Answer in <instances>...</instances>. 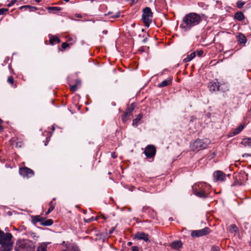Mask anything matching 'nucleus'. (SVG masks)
Listing matches in <instances>:
<instances>
[{"instance_id": "obj_37", "label": "nucleus", "mask_w": 251, "mask_h": 251, "mask_svg": "<svg viewBox=\"0 0 251 251\" xmlns=\"http://www.w3.org/2000/svg\"><path fill=\"white\" fill-rule=\"evenodd\" d=\"M120 12H117L115 14L112 15L111 17L113 18H116L120 16Z\"/></svg>"}, {"instance_id": "obj_38", "label": "nucleus", "mask_w": 251, "mask_h": 251, "mask_svg": "<svg viewBox=\"0 0 251 251\" xmlns=\"http://www.w3.org/2000/svg\"><path fill=\"white\" fill-rule=\"evenodd\" d=\"M203 53V51L202 50H198L197 52V55L199 56H201Z\"/></svg>"}, {"instance_id": "obj_46", "label": "nucleus", "mask_w": 251, "mask_h": 251, "mask_svg": "<svg viewBox=\"0 0 251 251\" xmlns=\"http://www.w3.org/2000/svg\"><path fill=\"white\" fill-rule=\"evenodd\" d=\"M132 3H137L138 1V0H131Z\"/></svg>"}, {"instance_id": "obj_3", "label": "nucleus", "mask_w": 251, "mask_h": 251, "mask_svg": "<svg viewBox=\"0 0 251 251\" xmlns=\"http://www.w3.org/2000/svg\"><path fill=\"white\" fill-rule=\"evenodd\" d=\"M209 144V141L207 139H197L191 143L190 147L192 151H198L205 149Z\"/></svg>"}, {"instance_id": "obj_41", "label": "nucleus", "mask_w": 251, "mask_h": 251, "mask_svg": "<svg viewBox=\"0 0 251 251\" xmlns=\"http://www.w3.org/2000/svg\"><path fill=\"white\" fill-rule=\"evenodd\" d=\"M75 16L77 18H81L82 17V16L81 14H75Z\"/></svg>"}, {"instance_id": "obj_35", "label": "nucleus", "mask_w": 251, "mask_h": 251, "mask_svg": "<svg viewBox=\"0 0 251 251\" xmlns=\"http://www.w3.org/2000/svg\"><path fill=\"white\" fill-rule=\"evenodd\" d=\"M210 251H221V250L219 247L213 246Z\"/></svg>"}, {"instance_id": "obj_12", "label": "nucleus", "mask_w": 251, "mask_h": 251, "mask_svg": "<svg viewBox=\"0 0 251 251\" xmlns=\"http://www.w3.org/2000/svg\"><path fill=\"white\" fill-rule=\"evenodd\" d=\"M182 243L179 240L174 241L170 244L171 247L175 250H179L182 247Z\"/></svg>"}, {"instance_id": "obj_2", "label": "nucleus", "mask_w": 251, "mask_h": 251, "mask_svg": "<svg viewBox=\"0 0 251 251\" xmlns=\"http://www.w3.org/2000/svg\"><path fill=\"white\" fill-rule=\"evenodd\" d=\"M12 235L10 233L0 232V245H1L4 251H8L11 249L12 245Z\"/></svg>"}, {"instance_id": "obj_24", "label": "nucleus", "mask_w": 251, "mask_h": 251, "mask_svg": "<svg viewBox=\"0 0 251 251\" xmlns=\"http://www.w3.org/2000/svg\"><path fill=\"white\" fill-rule=\"evenodd\" d=\"M32 222L35 224L37 222L41 223L42 222V218L39 215L32 216L31 217Z\"/></svg>"}, {"instance_id": "obj_27", "label": "nucleus", "mask_w": 251, "mask_h": 251, "mask_svg": "<svg viewBox=\"0 0 251 251\" xmlns=\"http://www.w3.org/2000/svg\"><path fill=\"white\" fill-rule=\"evenodd\" d=\"M7 82L14 88L16 87V85H14V79L11 76H8L7 78Z\"/></svg>"}, {"instance_id": "obj_48", "label": "nucleus", "mask_w": 251, "mask_h": 251, "mask_svg": "<svg viewBox=\"0 0 251 251\" xmlns=\"http://www.w3.org/2000/svg\"><path fill=\"white\" fill-rule=\"evenodd\" d=\"M36 2H39L41 1V0H35Z\"/></svg>"}, {"instance_id": "obj_8", "label": "nucleus", "mask_w": 251, "mask_h": 251, "mask_svg": "<svg viewBox=\"0 0 251 251\" xmlns=\"http://www.w3.org/2000/svg\"><path fill=\"white\" fill-rule=\"evenodd\" d=\"M146 156L148 158H152L156 153V149L152 145H148L144 151Z\"/></svg>"}, {"instance_id": "obj_18", "label": "nucleus", "mask_w": 251, "mask_h": 251, "mask_svg": "<svg viewBox=\"0 0 251 251\" xmlns=\"http://www.w3.org/2000/svg\"><path fill=\"white\" fill-rule=\"evenodd\" d=\"M244 125H241L240 126L237 127L231 133L232 135H235L239 134L244 129Z\"/></svg>"}, {"instance_id": "obj_26", "label": "nucleus", "mask_w": 251, "mask_h": 251, "mask_svg": "<svg viewBox=\"0 0 251 251\" xmlns=\"http://www.w3.org/2000/svg\"><path fill=\"white\" fill-rule=\"evenodd\" d=\"M130 115L125 112L124 115L122 116V120L123 123H126L129 119Z\"/></svg>"}, {"instance_id": "obj_17", "label": "nucleus", "mask_w": 251, "mask_h": 251, "mask_svg": "<svg viewBox=\"0 0 251 251\" xmlns=\"http://www.w3.org/2000/svg\"><path fill=\"white\" fill-rule=\"evenodd\" d=\"M47 9L50 12L53 11V14H56L61 10V8L60 7H48Z\"/></svg>"}, {"instance_id": "obj_32", "label": "nucleus", "mask_w": 251, "mask_h": 251, "mask_svg": "<svg viewBox=\"0 0 251 251\" xmlns=\"http://www.w3.org/2000/svg\"><path fill=\"white\" fill-rule=\"evenodd\" d=\"M50 207L46 213L47 215L49 214L50 212H51L54 208V206L51 205V202H50Z\"/></svg>"}, {"instance_id": "obj_13", "label": "nucleus", "mask_w": 251, "mask_h": 251, "mask_svg": "<svg viewBox=\"0 0 251 251\" xmlns=\"http://www.w3.org/2000/svg\"><path fill=\"white\" fill-rule=\"evenodd\" d=\"M137 238L139 240H143L146 242L149 241L148 235L144 232H138L136 235Z\"/></svg>"}, {"instance_id": "obj_54", "label": "nucleus", "mask_w": 251, "mask_h": 251, "mask_svg": "<svg viewBox=\"0 0 251 251\" xmlns=\"http://www.w3.org/2000/svg\"><path fill=\"white\" fill-rule=\"evenodd\" d=\"M103 32H104L105 33H107V31H103Z\"/></svg>"}, {"instance_id": "obj_55", "label": "nucleus", "mask_w": 251, "mask_h": 251, "mask_svg": "<svg viewBox=\"0 0 251 251\" xmlns=\"http://www.w3.org/2000/svg\"><path fill=\"white\" fill-rule=\"evenodd\" d=\"M128 244H129V245H130V244H131V242H129V243H128Z\"/></svg>"}, {"instance_id": "obj_23", "label": "nucleus", "mask_w": 251, "mask_h": 251, "mask_svg": "<svg viewBox=\"0 0 251 251\" xmlns=\"http://www.w3.org/2000/svg\"><path fill=\"white\" fill-rule=\"evenodd\" d=\"M228 229H229V231L231 233H237L238 231V228L234 224H232V225H230L228 227Z\"/></svg>"}, {"instance_id": "obj_34", "label": "nucleus", "mask_w": 251, "mask_h": 251, "mask_svg": "<svg viewBox=\"0 0 251 251\" xmlns=\"http://www.w3.org/2000/svg\"><path fill=\"white\" fill-rule=\"evenodd\" d=\"M23 145H24V144H23V141H19L17 142L16 146V147H18V148H21L23 147Z\"/></svg>"}, {"instance_id": "obj_21", "label": "nucleus", "mask_w": 251, "mask_h": 251, "mask_svg": "<svg viewBox=\"0 0 251 251\" xmlns=\"http://www.w3.org/2000/svg\"><path fill=\"white\" fill-rule=\"evenodd\" d=\"M142 118V115L141 114H139L137 116V118L133 120L132 126H137L139 122L141 120Z\"/></svg>"}, {"instance_id": "obj_4", "label": "nucleus", "mask_w": 251, "mask_h": 251, "mask_svg": "<svg viewBox=\"0 0 251 251\" xmlns=\"http://www.w3.org/2000/svg\"><path fill=\"white\" fill-rule=\"evenodd\" d=\"M206 184L205 183H199L195 184L192 187L195 195L201 198H206L207 194L205 192V188Z\"/></svg>"}, {"instance_id": "obj_39", "label": "nucleus", "mask_w": 251, "mask_h": 251, "mask_svg": "<svg viewBox=\"0 0 251 251\" xmlns=\"http://www.w3.org/2000/svg\"><path fill=\"white\" fill-rule=\"evenodd\" d=\"M132 251H139L138 248L136 246H133L132 247Z\"/></svg>"}, {"instance_id": "obj_22", "label": "nucleus", "mask_w": 251, "mask_h": 251, "mask_svg": "<svg viewBox=\"0 0 251 251\" xmlns=\"http://www.w3.org/2000/svg\"><path fill=\"white\" fill-rule=\"evenodd\" d=\"M60 42V39L57 36H52L50 39V44H54L55 43H58Z\"/></svg>"}, {"instance_id": "obj_14", "label": "nucleus", "mask_w": 251, "mask_h": 251, "mask_svg": "<svg viewBox=\"0 0 251 251\" xmlns=\"http://www.w3.org/2000/svg\"><path fill=\"white\" fill-rule=\"evenodd\" d=\"M172 78H169L167 79L164 80L161 83L158 84L159 87H163L170 85L172 83Z\"/></svg>"}, {"instance_id": "obj_36", "label": "nucleus", "mask_w": 251, "mask_h": 251, "mask_svg": "<svg viewBox=\"0 0 251 251\" xmlns=\"http://www.w3.org/2000/svg\"><path fill=\"white\" fill-rule=\"evenodd\" d=\"M61 47L62 49H66L69 47V44L66 42H64L62 44Z\"/></svg>"}, {"instance_id": "obj_53", "label": "nucleus", "mask_w": 251, "mask_h": 251, "mask_svg": "<svg viewBox=\"0 0 251 251\" xmlns=\"http://www.w3.org/2000/svg\"><path fill=\"white\" fill-rule=\"evenodd\" d=\"M66 2H68L69 1V0H64Z\"/></svg>"}, {"instance_id": "obj_47", "label": "nucleus", "mask_w": 251, "mask_h": 251, "mask_svg": "<svg viewBox=\"0 0 251 251\" xmlns=\"http://www.w3.org/2000/svg\"><path fill=\"white\" fill-rule=\"evenodd\" d=\"M147 40H148L147 37L143 39V42H144V43H146V42L147 41Z\"/></svg>"}, {"instance_id": "obj_44", "label": "nucleus", "mask_w": 251, "mask_h": 251, "mask_svg": "<svg viewBox=\"0 0 251 251\" xmlns=\"http://www.w3.org/2000/svg\"><path fill=\"white\" fill-rule=\"evenodd\" d=\"M1 123H2V121L1 120H0V130H2L3 129L2 126H1Z\"/></svg>"}, {"instance_id": "obj_45", "label": "nucleus", "mask_w": 251, "mask_h": 251, "mask_svg": "<svg viewBox=\"0 0 251 251\" xmlns=\"http://www.w3.org/2000/svg\"><path fill=\"white\" fill-rule=\"evenodd\" d=\"M111 156L113 158H115L117 157V155L115 154V153H112Z\"/></svg>"}, {"instance_id": "obj_20", "label": "nucleus", "mask_w": 251, "mask_h": 251, "mask_svg": "<svg viewBox=\"0 0 251 251\" xmlns=\"http://www.w3.org/2000/svg\"><path fill=\"white\" fill-rule=\"evenodd\" d=\"M234 17L236 19L240 21L243 20L245 18L244 14L241 12H238L235 13Z\"/></svg>"}, {"instance_id": "obj_43", "label": "nucleus", "mask_w": 251, "mask_h": 251, "mask_svg": "<svg viewBox=\"0 0 251 251\" xmlns=\"http://www.w3.org/2000/svg\"><path fill=\"white\" fill-rule=\"evenodd\" d=\"M84 221L86 223H89L90 222H91V219H84Z\"/></svg>"}, {"instance_id": "obj_19", "label": "nucleus", "mask_w": 251, "mask_h": 251, "mask_svg": "<svg viewBox=\"0 0 251 251\" xmlns=\"http://www.w3.org/2000/svg\"><path fill=\"white\" fill-rule=\"evenodd\" d=\"M196 56V53L195 52L191 53L190 55H188L186 58H184L183 61L184 63L188 62L192 60Z\"/></svg>"}, {"instance_id": "obj_52", "label": "nucleus", "mask_w": 251, "mask_h": 251, "mask_svg": "<svg viewBox=\"0 0 251 251\" xmlns=\"http://www.w3.org/2000/svg\"><path fill=\"white\" fill-rule=\"evenodd\" d=\"M13 4L12 3H9L8 4V6H10L12 5Z\"/></svg>"}, {"instance_id": "obj_51", "label": "nucleus", "mask_w": 251, "mask_h": 251, "mask_svg": "<svg viewBox=\"0 0 251 251\" xmlns=\"http://www.w3.org/2000/svg\"><path fill=\"white\" fill-rule=\"evenodd\" d=\"M16 2V0H13L12 1V3L13 4L14 3H15Z\"/></svg>"}, {"instance_id": "obj_33", "label": "nucleus", "mask_w": 251, "mask_h": 251, "mask_svg": "<svg viewBox=\"0 0 251 251\" xmlns=\"http://www.w3.org/2000/svg\"><path fill=\"white\" fill-rule=\"evenodd\" d=\"M8 11V9L7 8H0V15H2L5 14L7 11Z\"/></svg>"}, {"instance_id": "obj_42", "label": "nucleus", "mask_w": 251, "mask_h": 251, "mask_svg": "<svg viewBox=\"0 0 251 251\" xmlns=\"http://www.w3.org/2000/svg\"><path fill=\"white\" fill-rule=\"evenodd\" d=\"M115 230V227H113L111 230H109V234H111L113 233V231Z\"/></svg>"}, {"instance_id": "obj_49", "label": "nucleus", "mask_w": 251, "mask_h": 251, "mask_svg": "<svg viewBox=\"0 0 251 251\" xmlns=\"http://www.w3.org/2000/svg\"><path fill=\"white\" fill-rule=\"evenodd\" d=\"M51 129H52V131L54 130V126H52Z\"/></svg>"}, {"instance_id": "obj_10", "label": "nucleus", "mask_w": 251, "mask_h": 251, "mask_svg": "<svg viewBox=\"0 0 251 251\" xmlns=\"http://www.w3.org/2000/svg\"><path fill=\"white\" fill-rule=\"evenodd\" d=\"M208 87L209 88V90L213 92H215L216 91H218L219 90V85L218 82H210L208 83Z\"/></svg>"}, {"instance_id": "obj_15", "label": "nucleus", "mask_w": 251, "mask_h": 251, "mask_svg": "<svg viewBox=\"0 0 251 251\" xmlns=\"http://www.w3.org/2000/svg\"><path fill=\"white\" fill-rule=\"evenodd\" d=\"M136 106V105L134 103H131L129 106L127 107L125 112L131 116Z\"/></svg>"}, {"instance_id": "obj_5", "label": "nucleus", "mask_w": 251, "mask_h": 251, "mask_svg": "<svg viewBox=\"0 0 251 251\" xmlns=\"http://www.w3.org/2000/svg\"><path fill=\"white\" fill-rule=\"evenodd\" d=\"M152 13L150 8L147 7L143 9L142 14V20L145 25L149 27L151 23Z\"/></svg>"}, {"instance_id": "obj_31", "label": "nucleus", "mask_w": 251, "mask_h": 251, "mask_svg": "<svg viewBox=\"0 0 251 251\" xmlns=\"http://www.w3.org/2000/svg\"><path fill=\"white\" fill-rule=\"evenodd\" d=\"M244 143L249 146H251V138L245 139L244 140Z\"/></svg>"}, {"instance_id": "obj_29", "label": "nucleus", "mask_w": 251, "mask_h": 251, "mask_svg": "<svg viewBox=\"0 0 251 251\" xmlns=\"http://www.w3.org/2000/svg\"><path fill=\"white\" fill-rule=\"evenodd\" d=\"M245 4V2L242 1L241 0L238 1L236 3L237 6L239 8H241L244 6V5Z\"/></svg>"}, {"instance_id": "obj_16", "label": "nucleus", "mask_w": 251, "mask_h": 251, "mask_svg": "<svg viewBox=\"0 0 251 251\" xmlns=\"http://www.w3.org/2000/svg\"><path fill=\"white\" fill-rule=\"evenodd\" d=\"M81 84V81L79 79H76L75 81V84L73 85H70V89L73 91H75L77 90V87Z\"/></svg>"}, {"instance_id": "obj_28", "label": "nucleus", "mask_w": 251, "mask_h": 251, "mask_svg": "<svg viewBox=\"0 0 251 251\" xmlns=\"http://www.w3.org/2000/svg\"><path fill=\"white\" fill-rule=\"evenodd\" d=\"M23 8H25V9H31L30 11H32V9H34V10H37V8L36 7H33V6H30V5H24V6H22L21 7H20V9H23Z\"/></svg>"}, {"instance_id": "obj_1", "label": "nucleus", "mask_w": 251, "mask_h": 251, "mask_svg": "<svg viewBox=\"0 0 251 251\" xmlns=\"http://www.w3.org/2000/svg\"><path fill=\"white\" fill-rule=\"evenodd\" d=\"M201 16L195 13L186 14L182 19L180 28L184 31H188L199 25L201 21Z\"/></svg>"}, {"instance_id": "obj_11", "label": "nucleus", "mask_w": 251, "mask_h": 251, "mask_svg": "<svg viewBox=\"0 0 251 251\" xmlns=\"http://www.w3.org/2000/svg\"><path fill=\"white\" fill-rule=\"evenodd\" d=\"M237 40L240 45H245L247 41L246 37L241 33H239L237 35Z\"/></svg>"}, {"instance_id": "obj_7", "label": "nucleus", "mask_w": 251, "mask_h": 251, "mask_svg": "<svg viewBox=\"0 0 251 251\" xmlns=\"http://www.w3.org/2000/svg\"><path fill=\"white\" fill-rule=\"evenodd\" d=\"M19 174L24 177L29 178L32 176L34 173L30 168L25 167L19 169Z\"/></svg>"}, {"instance_id": "obj_56", "label": "nucleus", "mask_w": 251, "mask_h": 251, "mask_svg": "<svg viewBox=\"0 0 251 251\" xmlns=\"http://www.w3.org/2000/svg\"><path fill=\"white\" fill-rule=\"evenodd\" d=\"M2 231H0V232H1Z\"/></svg>"}, {"instance_id": "obj_25", "label": "nucleus", "mask_w": 251, "mask_h": 251, "mask_svg": "<svg viewBox=\"0 0 251 251\" xmlns=\"http://www.w3.org/2000/svg\"><path fill=\"white\" fill-rule=\"evenodd\" d=\"M41 225L44 226H50L53 224V221L51 219H48L43 221L40 223Z\"/></svg>"}, {"instance_id": "obj_9", "label": "nucleus", "mask_w": 251, "mask_h": 251, "mask_svg": "<svg viewBox=\"0 0 251 251\" xmlns=\"http://www.w3.org/2000/svg\"><path fill=\"white\" fill-rule=\"evenodd\" d=\"M213 176L216 181H223L225 180L226 175L222 172L217 171L214 173Z\"/></svg>"}, {"instance_id": "obj_40", "label": "nucleus", "mask_w": 251, "mask_h": 251, "mask_svg": "<svg viewBox=\"0 0 251 251\" xmlns=\"http://www.w3.org/2000/svg\"><path fill=\"white\" fill-rule=\"evenodd\" d=\"M243 157H248V156H251V154H249V153H245L243 155Z\"/></svg>"}, {"instance_id": "obj_30", "label": "nucleus", "mask_w": 251, "mask_h": 251, "mask_svg": "<svg viewBox=\"0 0 251 251\" xmlns=\"http://www.w3.org/2000/svg\"><path fill=\"white\" fill-rule=\"evenodd\" d=\"M37 251H46V246L44 245L39 246Z\"/></svg>"}, {"instance_id": "obj_50", "label": "nucleus", "mask_w": 251, "mask_h": 251, "mask_svg": "<svg viewBox=\"0 0 251 251\" xmlns=\"http://www.w3.org/2000/svg\"><path fill=\"white\" fill-rule=\"evenodd\" d=\"M90 219H91V221H93L95 220V219L94 218V217H92Z\"/></svg>"}, {"instance_id": "obj_6", "label": "nucleus", "mask_w": 251, "mask_h": 251, "mask_svg": "<svg viewBox=\"0 0 251 251\" xmlns=\"http://www.w3.org/2000/svg\"><path fill=\"white\" fill-rule=\"evenodd\" d=\"M209 228L206 227L200 230H193L191 232V235L193 237L202 236L208 234L209 233Z\"/></svg>"}]
</instances>
